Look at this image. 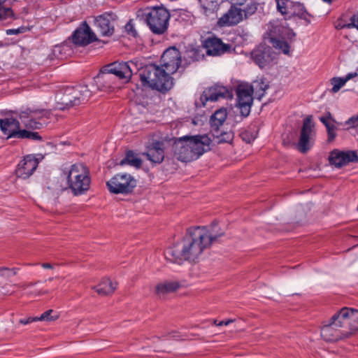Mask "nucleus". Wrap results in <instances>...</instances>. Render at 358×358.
I'll return each mask as SVG.
<instances>
[{"label": "nucleus", "mask_w": 358, "mask_h": 358, "mask_svg": "<svg viewBox=\"0 0 358 358\" xmlns=\"http://www.w3.org/2000/svg\"><path fill=\"white\" fill-rule=\"evenodd\" d=\"M222 234H213L206 227H189L181 242L166 249L165 259L178 264L183 261L195 262L203 251Z\"/></svg>", "instance_id": "f257e3e1"}, {"label": "nucleus", "mask_w": 358, "mask_h": 358, "mask_svg": "<svg viewBox=\"0 0 358 358\" xmlns=\"http://www.w3.org/2000/svg\"><path fill=\"white\" fill-rule=\"evenodd\" d=\"M161 64L164 69L151 64L142 68L139 73L143 87L152 88L165 93L173 86L171 74L176 73L181 64V54L175 47L166 49L161 57Z\"/></svg>", "instance_id": "f03ea898"}, {"label": "nucleus", "mask_w": 358, "mask_h": 358, "mask_svg": "<svg viewBox=\"0 0 358 358\" xmlns=\"http://www.w3.org/2000/svg\"><path fill=\"white\" fill-rule=\"evenodd\" d=\"M131 76L128 62H114L104 66L94 78V83L99 90L107 91L118 87L120 80L127 83Z\"/></svg>", "instance_id": "7ed1b4c3"}, {"label": "nucleus", "mask_w": 358, "mask_h": 358, "mask_svg": "<svg viewBox=\"0 0 358 358\" xmlns=\"http://www.w3.org/2000/svg\"><path fill=\"white\" fill-rule=\"evenodd\" d=\"M67 181V187H54L55 191H63L69 188L75 196L85 194L90 187L91 178L89 169L81 163L73 164L69 170L63 172Z\"/></svg>", "instance_id": "20e7f679"}, {"label": "nucleus", "mask_w": 358, "mask_h": 358, "mask_svg": "<svg viewBox=\"0 0 358 358\" xmlns=\"http://www.w3.org/2000/svg\"><path fill=\"white\" fill-rule=\"evenodd\" d=\"M145 17V22L153 34L162 35L167 31L171 14L164 6L148 8Z\"/></svg>", "instance_id": "39448f33"}, {"label": "nucleus", "mask_w": 358, "mask_h": 358, "mask_svg": "<svg viewBox=\"0 0 358 358\" xmlns=\"http://www.w3.org/2000/svg\"><path fill=\"white\" fill-rule=\"evenodd\" d=\"M0 128L6 138L29 139L42 141L43 138L38 132L21 129L20 123L13 117L0 119Z\"/></svg>", "instance_id": "423d86ee"}, {"label": "nucleus", "mask_w": 358, "mask_h": 358, "mask_svg": "<svg viewBox=\"0 0 358 358\" xmlns=\"http://www.w3.org/2000/svg\"><path fill=\"white\" fill-rule=\"evenodd\" d=\"M277 10L285 17V20L298 17L310 24V18L313 16L310 14L303 3L292 0H275Z\"/></svg>", "instance_id": "0eeeda50"}, {"label": "nucleus", "mask_w": 358, "mask_h": 358, "mask_svg": "<svg viewBox=\"0 0 358 358\" xmlns=\"http://www.w3.org/2000/svg\"><path fill=\"white\" fill-rule=\"evenodd\" d=\"M50 115L45 109L27 108L20 113L19 117L27 129H40L47 124Z\"/></svg>", "instance_id": "6e6552de"}, {"label": "nucleus", "mask_w": 358, "mask_h": 358, "mask_svg": "<svg viewBox=\"0 0 358 358\" xmlns=\"http://www.w3.org/2000/svg\"><path fill=\"white\" fill-rule=\"evenodd\" d=\"M136 185V179L128 173H117L106 182L111 193L122 194H129L133 192Z\"/></svg>", "instance_id": "1a4fd4ad"}, {"label": "nucleus", "mask_w": 358, "mask_h": 358, "mask_svg": "<svg viewBox=\"0 0 358 358\" xmlns=\"http://www.w3.org/2000/svg\"><path fill=\"white\" fill-rule=\"evenodd\" d=\"M253 85L248 84H240L236 88V105L241 110V120L248 117L250 113L251 107L253 103Z\"/></svg>", "instance_id": "9d476101"}, {"label": "nucleus", "mask_w": 358, "mask_h": 358, "mask_svg": "<svg viewBox=\"0 0 358 358\" xmlns=\"http://www.w3.org/2000/svg\"><path fill=\"white\" fill-rule=\"evenodd\" d=\"M92 96V91L87 85H78L73 89L72 94H66L62 98L61 110L71 108L84 103Z\"/></svg>", "instance_id": "9b49d317"}, {"label": "nucleus", "mask_w": 358, "mask_h": 358, "mask_svg": "<svg viewBox=\"0 0 358 358\" xmlns=\"http://www.w3.org/2000/svg\"><path fill=\"white\" fill-rule=\"evenodd\" d=\"M275 56L276 54L273 48L263 43L257 46L251 52L252 60L261 69L271 66Z\"/></svg>", "instance_id": "f8f14e48"}, {"label": "nucleus", "mask_w": 358, "mask_h": 358, "mask_svg": "<svg viewBox=\"0 0 358 358\" xmlns=\"http://www.w3.org/2000/svg\"><path fill=\"white\" fill-rule=\"evenodd\" d=\"M202 45L208 55L214 57L231 52L232 50L231 45L223 43L220 38L215 36L207 37L203 41Z\"/></svg>", "instance_id": "ddd939ff"}, {"label": "nucleus", "mask_w": 358, "mask_h": 358, "mask_svg": "<svg viewBox=\"0 0 358 358\" xmlns=\"http://www.w3.org/2000/svg\"><path fill=\"white\" fill-rule=\"evenodd\" d=\"M117 15L110 13H104L95 17L94 26L103 36H111L115 31V23Z\"/></svg>", "instance_id": "4468645a"}, {"label": "nucleus", "mask_w": 358, "mask_h": 358, "mask_svg": "<svg viewBox=\"0 0 358 358\" xmlns=\"http://www.w3.org/2000/svg\"><path fill=\"white\" fill-rule=\"evenodd\" d=\"M267 34L269 36V41L275 39H287L292 42L296 36L294 31L279 20L270 22Z\"/></svg>", "instance_id": "2eb2a0df"}, {"label": "nucleus", "mask_w": 358, "mask_h": 358, "mask_svg": "<svg viewBox=\"0 0 358 358\" xmlns=\"http://www.w3.org/2000/svg\"><path fill=\"white\" fill-rule=\"evenodd\" d=\"M313 127L310 117L303 120L297 143V148L301 153H306L311 148V141L314 134Z\"/></svg>", "instance_id": "dca6fc26"}, {"label": "nucleus", "mask_w": 358, "mask_h": 358, "mask_svg": "<svg viewBox=\"0 0 358 358\" xmlns=\"http://www.w3.org/2000/svg\"><path fill=\"white\" fill-rule=\"evenodd\" d=\"M71 37L72 42L78 46H86L97 41L95 34L85 21L74 31Z\"/></svg>", "instance_id": "f3484780"}, {"label": "nucleus", "mask_w": 358, "mask_h": 358, "mask_svg": "<svg viewBox=\"0 0 358 358\" xmlns=\"http://www.w3.org/2000/svg\"><path fill=\"white\" fill-rule=\"evenodd\" d=\"M233 96L234 94L231 90L222 85H215L206 89L203 92L200 99L204 106L208 101H216L220 98L231 99Z\"/></svg>", "instance_id": "a211bd4d"}, {"label": "nucleus", "mask_w": 358, "mask_h": 358, "mask_svg": "<svg viewBox=\"0 0 358 358\" xmlns=\"http://www.w3.org/2000/svg\"><path fill=\"white\" fill-rule=\"evenodd\" d=\"M329 163L337 168H341L350 162H358V155L355 150L340 151L334 150L329 157Z\"/></svg>", "instance_id": "6ab92c4d"}, {"label": "nucleus", "mask_w": 358, "mask_h": 358, "mask_svg": "<svg viewBox=\"0 0 358 358\" xmlns=\"http://www.w3.org/2000/svg\"><path fill=\"white\" fill-rule=\"evenodd\" d=\"M174 155L181 162H188L196 159V155L193 153L187 138H180L173 145Z\"/></svg>", "instance_id": "aec40b11"}, {"label": "nucleus", "mask_w": 358, "mask_h": 358, "mask_svg": "<svg viewBox=\"0 0 358 358\" xmlns=\"http://www.w3.org/2000/svg\"><path fill=\"white\" fill-rule=\"evenodd\" d=\"M38 165V159L34 155H28L18 164L15 174L18 178L27 179L33 174Z\"/></svg>", "instance_id": "412c9836"}, {"label": "nucleus", "mask_w": 358, "mask_h": 358, "mask_svg": "<svg viewBox=\"0 0 358 358\" xmlns=\"http://www.w3.org/2000/svg\"><path fill=\"white\" fill-rule=\"evenodd\" d=\"M330 319L329 323L324 324L321 329L322 338L327 342H336L352 335V333L343 332Z\"/></svg>", "instance_id": "4be33fe9"}, {"label": "nucleus", "mask_w": 358, "mask_h": 358, "mask_svg": "<svg viewBox=\"0 0 358 358\" xmlns=\"http://www.w3.org/2000/svg\"><path fill=\"white\" fill-rule=\"evenodd\" d=\"M187 138L193 153L196 155V159L205 152L210 150V138L207 135L184 136Z\"/></svg>", "instance_id": "5701e85b"}, {"label": "nucleus", "mask_w": 358, "mask_h": 358, "mask_svg": "<svg viewBox=\"0 0 358 358\" xmlns=\"http://www.w3.org/2000/svg\"><path fill=\"white\" fill-rule=\"evenodd\" d=\"M164 144L159 141H152L143 155L154 164H160L164 159Z\"/></svg>", "instance_id": "b1692460"}, {"label": "nucleus", "mask_w": 358, "mask_h": 358, "mask_svg": "<svg viewBox=\"0 0 358 358\" xmlns=\"http://www.w3.org/2000/svg\"><path fill=\"white\" fill-rule=\"evenodd\" d=\"M243 18L242 8L233 4L230 9L218 19L217 24L220 27L233 26L239 23Z\"/></svg>", "instance_id": "393cba45"}, {"label": "nucleus", "mask_w": 358, "mask_h": 358, "mask_svg": "<svg viewBox=\"0 0 358 358\" xmlns=\"http://www.w3.org/2000/svg\"><path fill=\"white\" fill-rule=\"evenodd\" d=\"M180 287L178 281L165 280L156 285L155 292L159 296H164L167 294L172 293L178 289Z\"/></svg>", "instance_id": "a878e982"}, {"label": "nucleus", "mask_w": 358, "mask_h": 358, "mask_svg": "<svg viewBox=\"0 0 358 358\" xmlns=\"http://www.w3.org/2000/svg\"><path fill=\"white\" fill-rule=\"evenodd\" d=\"M227 117V111L224 108L217 110L210 118L211 131L217 130L223 125Z\"/></svg>", "instance_id": "bb28decb"}, {"label": "nucleus", "mask_w": 358, "mask_h": 358, "mask_svg": "<svg viewBox=\"0 0 358 358\" xmlns=\"http://www.w3.org/2000/svg\"><path fill=\"white\" fill-rule=\"evenodd\" d=\"M93 289L100 295H109L113 294L117 289V283H113L108 278H103L96 286H94Z\"/></svg>", "instance_id": "cd10ccee"}, {"label": "nucleus", "mask_w": 358, "mask_h": 358, "mask_svg": "<svg viewBox=\"0 0 358 358\" xmlns=\"http://www.w3.org/2000/svg\"><path fill=\"white\" fill-rule=\"evenodd\" d=\"M351 309H352V308L343 307L340 310L336 312L331 317V320L333 321V323L336 326L339 327L340 328L343 327L345 325L349 326L351 313L350 312L348 313V316H347L345 317H343V314H344L343 310H351Z\"/></svg>", "instance_id": "c85d7f7f"}, {"label": "nucleus", "mask_w": 358, "mask_h": 358, "mask_svg": "<svg viewBox=\"0 0 358 358\" xmlns=\"http://www.w3.org/2000/svg\"><path fill=\"white\" fill-rule=\"evenodd\" d=\"M214 140L217 143H231L233 141L234 134L232 131H222L218 129L217 130L211 131Z\"/></svg>", "instance_id": "c756f323"}, {"label": "nucleus", "mask_w": 358, "mask_h": 358, "mask_svg": "<svg viewBox=\"0 0 358 358\" xmlns=\"http://www.w3.org/2000/svg\"><path fill=\"white\" fill-rule=\"evenodd\" d=\"M119 164L120 166L129 164L138 169L142 166V160L132 150H128L126 152L125 157L120 162Z\"/></svg>", "instance_id": "7c9ffc66"}, {"label": "nucleus", "mask_w": 358, "mask_h": 358, "mask_svg": "<svg viewBox=\"0 0 358 358\" xmlns=\"http://www.w3.org/2000/svg\"><path fill=\"white\" fill-rule=\"evenodd\" d=\"M351 313L350 323H349V329L350 330V333H353L358 331V310L352 308L351 310H343V317L348 316V313Z\"/></svg>", "instance_id": "2f4dec72"}, {"label": "nucleus", "mask_w": 358, "mask_h": 358, "mask_svg": "<svg viewBox=\"0 0 358 358\" xmlns=\"http://www.w3.org/2000/svg\"><path fill=\"white\" fill-rule=\"evenodd\" d=\"M270 43L275 49L281 50L285 55L289 54L290 49L289 43L291 42L287 39L273 38V41H271Z\"/></svg>", "instance_id": "473e14b6"}, {"label": "nucleus", "mask_w": 358, "mask_h": 358, "mask_svg": "<svg viewBox=\"0 0 358 358\" xmlns=\"http://www.w3.org/2000/svg\"><path fill=\"white\" fill-rule=\"evenodd\" d=\"M337 29H352L356 28L358 30V13L350 17V23L339 22L336 27Z\"/></svg>", "instance_id": "72a5a7b5"}, {"label": "nucleus", "mask_w": 358, "mask_h": 358, "mask_svg": "<svg viewBox=\"0 0 358 358\" xmlns=\"http://www.w3.org/2000/svg\"><path fill=\"white\" fill-rule=\"evenodd\" d=\"M186 57L189 59L191 61H199L203 58V54L201 52V50L198 48H191L186 51Z\"/></svg>", "instance_id": "f704fd0d"}, {"label": "nucleus", "mask_w": 358, "mask_h": 358, "mask_svg": "<svg viewBox=\"0 0 358 358\" xmlns=\"http://www.w3.org/2000/svg\"><path fill=\"white\" fill-rule=\"evenodd\" d=\"M254 92H255L256 95L258 96V99H261V98L264 95V92L268 88V85L265 84L263 81H257L255 83Z\"/></svg>", "instance_id": "c9c22d12"}, {"label": "nucleus", "mask_w": 358, "mask_h": 358, "mask_svg": "<svg viewBox=\"0 0 358 358\" xmlns=\"http://www.w3.org/2000/svg\"><path fill=\"white\" fill-rule=\"evenodd\" d=\"M59 318V315L54 312L53 310H48L44 312L40 317H38V321H55Z\"/></svg>", "instance_id": "e433bc0d"}, {"label": "nucleus", "mask_w": 358, "mask_h": 358, "mask_svg": "<svg viewBox=\"0 0 358 358\" xmlns=\"http://www.w3.org/2000/svg\"><path fill=\"white\" fill-rule=\"evenodd\" d=\"M258 3L255 2H250L242 9L243 14L244 13L245 17L247 18L248 16L253 15L257 10Z\"/></svg>", "instance_id": "4c0bfd02"}, {"label": "nucleus", "mask_w": 358, "mask_h": 358, "mask_svg": "<svg viewBox=\"0 0 358 358\" xmlns=\"http://www.w3.org/2000/svg\"><path fill=\"white\" fill-rule=\"evenodd\" d=\"M124 31L128 36L134 38H136L138 36V32L134 27L133 20H129V21L125 24Z\"/></svg>", "instance_id": "58836bf2"}, {"label": "nucleus", "mask_w": 358, "mask_h": 358, "mask_svg": "<svg viewBox=\"0 0 358 358\" xmlns=\"http://www.w3.org/2000/svg\"><path fill=\"white\" fill-rule=\"evenodd\" d=\"M13 15V11L10 8H4L0 6V20L12 19Z\"/></svg>", "instance_id": "ea45409f"}, {"label": "nucleus", "mask_w": 358, "mask_h": 358, "mask_svg": "<svg viewBox=\"0 0 358 358\" xmlns=\"http://www.w3.org/2000/svg\"><path fill=\"white\" fill-rule=\"evenodd\" d=\"M346 80L341 78H333L331 79V84L333 85V87L331 91L333 92H337L345 84Z\"/></svg>", "instance_id": "a19ab883"}, {"label": "nucleus", "mask_w": 358, "mask_h": 358, "mask_svg": "<svg viewBox=\"0 0 358 358\" xmlns=\"http://www.w3.org/2000/svg\"><path fill=\"white\" fill-rule=\"evenodd\" d=\"M240 136L243 141L250 143L257 138V134L249 130H245L241 133Z\"/></svg>", "instance_id": "79ce46f5"}, {"label": "nucleus", "mask_w": 358, "mask_h": 358, "mask_svg": "<svg viewBox=\"0 0 358 358\" xmlns=\"http://www.w3.org/2000/svg\"><path fill=\"white\" fill-rule=\"evenodd\" d=\"M199 1L206 10L214 8L218 3V0H199Z\"/></svg>", "instance_id": "37998d69"}, {"label": "nucleus", "mask_w": 358, "mask_h": 358, "mask_svg": "<svg viewBox=\"0 0 358 358\" xmlns=\"http://www.w3.org/2000/svg\"><path fill=\"white\" fill-rule=\"evenodd\" d=\"M346 124L351 126L352 127H358V114L355 116L351 117L346 122Z\"/></svg>", "instance_id": "c03bdc74"}, {"label": "nucleus", "mask_w": 358, "mask_h": 358, "mask_svg": "<svg viewBox=\"0 0 358 358\" xmlns=\"http://www.w3.org/2000/svg\"><path fill=\"white\" fill-rule=\"evenodd\" d=\"M336 127L335 126V127H331V129L327 130L329 141H331L335 138V137L336 136Z\"/></svg>", "instance_id": "a18cd8bd"}, {"label": "nucleus", "mask_w": 358, "mask_h": 358, "mask_svg": "<svg viewBox=\"0 0 358 358\" xmlns=\"http://www.w3.org/2000/svg\"><path fill=\"white\" fill-rule=\"evenodd\" d=\"M36 321H38V317H30L28 318L20 319V323L25 325V324H28L31 322H36Z\"/></svg>", "instance_id": "49530a36"}, {"label": "nucleus", "mask_w": 358, "mask_h": 358, "mask_svg": "<svg viewBox=\"0 0 358 358\" xmlns=\"http://www.w3.org/2000/svg\"><path fill=\"white\" fill-rule=\"evenodd\" d=\"M18 270H19L18 268H13L12 269H10V268H7V267H0V271L1 272H3V271L10 272V271H12L13 275H15L17 274V271Z\"/></svg>", "instance_id": "de8ad7c7"}, {"label": "nucleus", "mask_w": 358, "mask_h": 358, "mask_svg": "<svg viewBox=\"0 0 358 358\" xmlns=\"http://www.w3.org/2000/svg\"><path fill=\"white\" fill-rule=\"evenodd\" d=\"M38 282V281L37 282H29V283H24V284H22V285H17V286L20 288H22L24 289H27V287H32L35 285H36L37 283Z\"/></svg>", "instance_id": "09e8293b"}, {"label": "nucleus", "mask_w": 358, "mask_h": 358, "mask_svg": "<svg viewBox=\"0 0 358 358\" xmlns=\"http://www.w3.org/2000/svg\"><path fill=\"white\" fill-rule=\"evenodd\" d=\"M233 320H222L219 323H217V320H214V323L217 326H222V325H228L229 324L233 322Z\"/></svg>", "instance_id": "8fccbe9b"}, {"label": "nucleus", "mask_w": 358, "mask_h": 358, "mask_svg": "<svg viewBox=\"0 0 358 358\" xmlns=\"http://www.w3.org/2000/svg\"><path fill=\"white\" fill-rule=\"evenodd\" d=\"M320 121L326 125L328 122H330L331 120V115L329 113V116H322L320 118Z\"/></svg>", "instance_id": "3c124183"}, {"label": "nucleus", "mask_w": 358, "mask_h": 358, "mask_svg": "<svg viewBox=\"0 0 358 358\" xmlns=\"http://www.w3.org/2000/svg\"><path fill=\"white\" fill-rule=\"evenodd\" d=\"M6 33H7V34H17L20 33V31L19 29H12L7 30Z\"/></svg>", "instance_id": "603ef678"}, {"label": "nucleus", "mask_w": 358, "mask_h": 358, "mask_svg": "<svg viewBox=\"0 0 358 358\" xmlns=\"http://www.w3.org/2000/svg\"><path fill=\"white\" fill-rule=\"evenodd\" d=\"M41 265L43 268L45 269H52L54 268L53 265L50 263H42Z\"/></svg>", "instance_id": "864d4df0"}, {"label": "nucleus", "mask_w": 358, "mask_h": 358, "mask_svg": "<svg viewBox=\"0 0 358 358\" xmlns=\"http://www.w3.org/2000/svg\"><path fill=\"white\" fill-rule=\"evenodd\" d=\"M231 3L234 5H239L241 6L245 1V0H230Z\"/></svg>", "instance_id": "5fc2aeb1"}, {"label": "nucleus", "mask_w": 358, "mask_h": 358, "mask_svg": "<svg viewBox=\"0 0 358 358\" xmlns=\"http://www.w3.org/2000/svg\"><path fill=\"white\" fill-rule=\"evenodd\" d=\"M357 76V73H348L345 78H344L345 80H346V82L349 80H350L351 78H352L353 77L356 76Z\"/></svg>", "instance_id": "6e6d98bb"}, {"label": "nucleus", "mask_w": 358, "mask_h": 358, "mask_svg": "<svg viewBox=\"0 0 358 358\" xmlns=\"http://www.w3.org/2000/svg\"><path fill=\"white\" fill-rule=\"evenodd\" d=\"M326 128L327 130L331 129V127H335V125L332 124L329 122H328L326 125H325Z\"/></svg>", "instance_id": "4d7b16f0"}, {"label": "nucleus", "mask_w": 358, "mask_h": 358, "mask_svg": "<svg viewBox=\"0 0 358 358\" xmlns=\"http://www.w3.org/2000/svg\"><path fill=\"white\" fill-rule=\"evenodd\" d=\"M7 0H0V6H2Z\"/></svg>", "instance_id": "13d9d810"}, {"label": "nucleus", "mask_w": 358, "mask_h": 358, "mask_svg": "<svg viewBox=\"0 0 358 358\" xmlns=\"http://www.w3.org/2000/svg\"><path fill=\"white\" fill-rule=\"evenodd\" d=\"M0 275H1V276H6V274H3V273H0Z\"/></svg>", "instance_id": "bf43d9fd"}, {"label": "nucleus", "mask_w": 358, "mask_h": 358, "mask_svg": "<svg viewBox=\"0 0 358 358\" xmlns=\"http://www.w3.org/2000/svg\"><path fill=\"white\" fill-rule=\"evenodd\" d=\"M37 264H35L34 265H36ZM25 265H28V266H30L31 265V264H26Z\"/></svg>", "instance_id": "052dcab7"}]
</instances>
